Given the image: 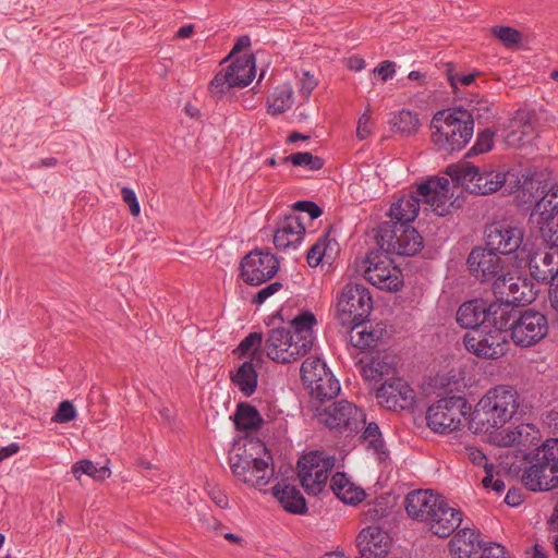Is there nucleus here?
<instances>
[{
  "instance_id": "nucleus-1",
  "label": "nucleus",
  "mask_w": 558,
  "mask_h": 558,
  "mask_svg": "<svg viewBox=\"0 0 558 558\" xmlns=\"http://www.w3.org/2000/svg\"><path fill=\"white\" fill-rule=\"evenodd\" d=\"M316 318L303 313L291 322L290 328H275L269 331L264 350L277 363H292L304 356L313 347V326Z\"/></svg>"
},
{
  "instance_id": "nucleus-2",
  "label": "nucleus",
  "mask_w": 558,
  "mask_h": 558,
  "mask_svg": "<svg viewBox=\"0 0 558 558\" xmlns=\"http://www.w3.org/2000/svg\"><path fill=\"white\" fill-rule=\"evenodd\" d=\"M449 186L447 178H432L418 184L415 194L411 193L391 205L388 222L409 226L417 217L421 202L430 206L438 216L446 215L450 198Z\"/></svg>"
},
{
  "instance_id": "nucleus-3",
  "label": "nucleus",
  "mask_w": 558,
  "mask_h": 558,
  "mask_svg": "<svg viewBox=\"0 0 558 558\" xmlns=\"http://www.w3.org/2000/svg\"><path fill=\"white\" fill-rule=\"evenodd\" d=\"M430 140L438 151H460L474 133L473 114L462 107L437 111L430 122Z\"/></svg>"
},
{
  "instance_id": "nucleus-4",
  "label": "nucleus",
  "mask_w": 558,
  "mask_h": 558,
  "mask_svg": "<svg viewBox=\"0 0 558 558\" xmlns=\"http://www.w3.org/2000/svg\"><path fill=\"white\" fill-rule=\"evenodd\" d=\"M518 408V393L513 388H492L480 399L471 413L470 428L476 434L492 435L511 420Z\"/></svg>"
},
{
  "instance_id": "nucleus-5",
  "label": "nucleus",
  "mask_w": 558,
  "mask_h": 558,
  "mask_svg": "<svg viewBox=\"0 0 558 558\" xmlns=\"http://www.w3.org/2000/svg\"><path fill=\"white\" fill-rule=\"evenodd\" d=\"M446 173L468 192L478 195L492 194L507 182V174L504 172L469 163L451 165Z\"/></svg>"
},
{
  "instance_id": "nucleus-6",
  "label": "nucleus",
  "mask_w": 558,
  "mask_h": 558,
  "mask_svg": "<svg viewBox=\"0 0 558 558\" xmlns=\"http://www.w3.org/2000/svg\"><path fill=\"white\" fill-rule=\"evenodd\" d=\"M466 415H471V405L463 397L442 398L432 404L426 412L428 427L435 433L446 434L459 429Z\"/></svg>"
},
{
  "instance_id": "nucleus-7",
  "label": "nucleus",
  "mask_w": 558,
  "mask_h": 558,
  "mask_svg": "<svg viewBox=\"0 0 558 558\" xmlns=\"http://www.w3.org/2000/svg\"><path fill=\"white\" fill-rule=\"evenodd\" d=\"M376 241L386 254L413 256L423 245V238L412 227L383 222L379 225Z\"/></svg>"
},
{
  "instance_id": "nucleus-8",
  "label": "nucleus",
  "mask_w": 558,
  "mask_h": 558,
  "mask_svg": "<svg viewBox=\"0 0 558 558\" xmlns=\"http://www.w3.org/2000/svg\"><path fill=\"white\" fill-rule=\"evenodd\" d=\"M523 485L532 490H550L558 487V449L543 448L522 474Z\"/></svg>"
},
{
  "instance_id": "nucleus-9",
  "label": "nucleus",
  "mask_w": 558,
  "mask_h": 558,
  "mask_svg": "<svg viewBox=\"0 0 558 558\" xmlns=\"http://www.w3.org/2000/svg\"><path fill=\"white\" fill-rule=\"evenodd\" d=\"M270 460V457H267V459L257 458L248 452L246 448H238V451L230 456L229 463L235 477L244 484L262 488L268 485L274 476Z\"/></svg>"
},
{
  "instance_id": "nucleus-10",
  "label": "nucleus",
  "mask_w": 558,
  "mask_h": 558,
  "mask_svg": "<svg viewBox=\"0 0 558 558\" xmlns=\"http://www.w3.org/2000/svg\"><path fill=\"white\" fill-rule=\"evenodd\" d=\"M335 464L336 458L324 451L304 454L298 462V475L305 492L312 495L322 493Z\"/></svg>"
},
{
  "instance_id": "nucleus-11",
  "label": "nucleus",
  "mask_w": 558,
  "mask_h": 558,
  "mask_svg": "<svg viewBox=\"0 0 558 558\" xmlns=\"http://www.w3.org/2000/svg\"><path fill=\"white\" fill-rule=\"evenodd\" d=\"M360 270L369 283L380 290L396 292L403 284L400 268L392 265L391 259L384 253H368Z\"/></svg>"
},
{
  "instance_id": "nucleus-12",
  "label": "nucleus",
  "mask_w": 558,
  "mask_h": 558,
  "mask_svg": "<svg viewBox=\"0 0 558 558\" xmlns=\"http://www.w3.org/2000/svg\"><path fill=\"white\" fill-rule=\"evenodd\" d=\"M317 420L329 429L351 435L365 425L364 412L345 400L336 401L328 407L317 410Z\"/></svg>"
},
{
  "instance_id": "nucleus-13",
  "label": "nucleus",
  "mask_w": 558,
  "mask_h": 558,
  "mask_svg": "<svg viewBox=\"0 0 558 558\" xmlns=\"http://www.w3.org/2000/svg\"><path fill=\"white\" fill-rule=\"evenodd\" d=\"M373 308L368 289L361 283H348L339 296L337 310L341 325L365 322Z\"/></svg>"
},
{
  "instance_id": "nucleus-14",
  "label": "nucleus",
  "mask_w": 558,
  "mask_h": 558,
  "mask_svg": "<svg viewBox=\"0 0 558 558\" xmlns=\"http://www.w3.org/2000/svg\"><path fill=\"white\" fill-rule=\"evenodd\" d=\"M508 333L494 331L489 325H483L465 333V349L481 359L497 360L508 351Z\"/></svg>"
},
{
  "instance_id": "nucleus-15",
  "label": "nucleus",
  "mask_w": 558,
  "mask_h": 558,
  "mask_svg": "<svg viewBox=\"0 0 558 558\" xmlns=\"http://www.w3.org/2000/svg\"><path fill=\"white\" fill-rule=\"evenodd\" d=\"M279 269L277 257L268 251L253 250L240 263V276L250 286H259L271 279Z\"/></svg>"
},
{
  "instance_id": "nucleus-16",
  "label": "nucleus",
  "mask_w": 558,
  "mask_h": 558,
  "mask_svg": "<svg viewBox=\"0 0 558 558\" xmlns=\"http://www.w3.org/2000/svg\"><path fill=\"white\" fill-rule=\"evenodd\" d=\"M547 332V318L538 312L525 311L513 319L509 337L514 344L529 348L541 341Z\"/></svg>"
},
{
  "instance_id": "nucleus-17",
  "label": "nucleus",
  "mask_w": 558,
  "mask_h": 558,
  "mask_svg": "<svg viewBox=\"0 0 558 558\" xmlns=\"http://www.w3.org/2000/svg\"><path fill=\"white\" fill-rule=\"evenodd\" d=\"M536 114L534 111L521 108L509 118L505 129L504 142L508 147L521 148L535 137Z\"/></svg>"
},
{
  "instance_id": "nucleus-18",
  "label": "nucleus",
  "mask_w": 558,
  "mask_h": 558,
  "mask_svg": "<svg viewBox=\"0 0 558 558\" xmlns=\"http://www.w3.org/2000/svg\"><path fill=\"white\" fill-rule=\"evenodd\" d=\"M539 438V430L533 424H520L514 427L494 430L489 435V441L493 445L515 447L522 453H525L532 447H536Z\"/></svg>"
},
{
  "instance_id": "nucleus-19",
  "label": "nucleus",
  "mask_w": 558,
  "mask_h": 558,
  "mask_svg": "<svg viewBox=\"0 0 558 558\" xmlns=\"http://www.w3.org/2000/svg\"><path fill=\"white\" fill-rule=\"evenodd\" d=\"M468 266L471 274L482 282L497 280L505 275L501 258L497 252L487 247H475L468 257Z\"/></svg>"
},
{
  "instance_id": "nucleus-20",
  "label": "nucleus",
  "mask_w": 558,
  "mask_h": 558,
  "mask_svg": "<svg viewBox=\"0 0 558 558\" xmlns=\"http://www.w3.org/2000/svg\"><path fill=\"white\" fill-rule=\"evenodd\" d=\"M415 398L414 390L399 377L387 379L377 390L378 403L388 410H404L412 405Z\"/></svg>"
},
{
  "instance_id": "nucleus-21",
  "label": "nucleus",
  "mask_w": 558,
  "mask_h": 558,
  "mask_svg": "<svg viewBox=\"0 0 558 558\" xmlns=\"http://www.w3.org/2000/svg\"><path fill=\"white\" fill-rule=\"evenodd\" d=\"M493 291L496 295L505 296L509 303L515 305L531 303L535 298L533 284L526 278L511 276L506 272L495 280Z\"/></svg>"
},
{
  "instance_id": "nucleus-22",
  "label": "nucleus",
  "mask_w": 558,
  "mask_h": 558,
  "mask_svg": "<svg viewBox=\"0 0 558 558\" xmlns=\"http://www.w3.org/2000/svg\"><path fill=\"white\" fill-rule=\"evenodd\" d=\"M486 245L497 253L507 255L515 252L523 242V231L506 223H492L485 231Z\"/></svg>"
},
{
  "instance_id": "nucleus-23",
  "label": "nucleus",
  "mask_w": 558,
  "mask_h": 558,
  "mask_svg": "<svg viewBox=\"0 0 558 558\" xmlns=\"http://www.w3.org/2000/svg\"><path fill=\"white\" fill-rule=\"evenodd\" d=\"M554 189H558V185L543 180L541 175H531L524 179L519 197L524 204L533 205L530 216L532 222L544 223L543 216L536 211L537 205L548 198L547 196L555 192Z\"/></svg>"
},
{
  "instance_id": "nucleus-24",
  "label": "nucleus",
  "mask_w": 558,
  "mask_h": 558,
  "mask_svg": "<svg viewBox=\"0 0 558 558\" xmlns=\"http://www.w3.org/2000/svg\"><path fill=\"white\" fill-rule=\"evenodd\" d=\"M390 545V536L377 525L363 529L356 537L359 558H386Z\"/></svg>"
},
{
  "instance_id": "nucleus-25",
  "label": "nucleus",
  "mask_w": 558,
  "mask_h": 558,
  "mask_svg": "<svg viewBox=\"0 0 558 558\" xmlns=\"http://www.w3.org/2000/svg\"><path fill=\"white\" fill-rule=\"evenodd\" d=\"M529 270L534 280L543 284L554 286L558 280V250H538L530 255Z\"/></svg>"
},
{
  "instance_id": "nucleus-26",
  "label": "nucleus",
  "mask_w": 558,
  "mask_h": 558,
  "mask_svg": "<svg viewBox=\"0 0 558 558\" xmlns=\"http://www.w3.org/2000/svg\"><path fill=\"white\" fill-rule=\"evenodd\" d=\"M461 521L462 512L450 507L446 498H442L438 506L432 510L426 525L433 534L444 538L450 536L459 527Z\"/></svg>"
},
{
  "instance_id": "nucleus-27",
  "label": "nucleus",
  "mask_w": 558,
  "mask_h": 558,
  "mask_svg": "<svg viewBox=\"0 0 558 558\" xmlns=\"http://www.w3.org/2000/svg\"><path fill=\"white\" fill-rule=\"evenodd\" d=\"M444 497L430 490H413L405 496L404 508L408 515L416 521L428 522L432 510L438 506Z\"/></svg>"
},
{
  "instance_id": "nucleus-28",
  "label": "nucleus",
  "mask_w": 558,
  "mask_h": 558,
  "mask_svg": "<svg viewBox=\"0 0 558 558\" xmlns=\"http://www.w3.org/2000/svg\"><path fill=\"white\" fill-rule=\"evenodd\" d=\"M513 305L500 296L499 301L487 305V318H485L484 325H489V328L494 331L510 335L512 322L518 317V312Z\"/></svg>"
},
{
  "instance_id": "nucleus-29",
  "label": "nucleus",
  "mask_w": 558,
  "mask_h": 558,
  "mask_svg": "<svg viewBox=\"0 0 558 558\" xmlns=\"http://www.w3.org/2000/svg\"><path fill=\"white\" fill-rule=\"evenodd\" d=\"M396 356L388 352L378 353L366 361L360 360L361 374L367 381H379L384 376L395 374Z\"/></svg>"
},
{
  "instance_id": "nucleus-30",
  "label": "nucleus",
  "mask_w": 558,
  "mask_h": 558,
  "mask_svg": "<svg viewBox=\"0 0 558 558\" xmlns=\"http://www.w3.org/2000/svg\"><path fill=\"white\" fill-rule=\"evenodd\" d=\"M349 332V342L361 351L376 348L383 340L386 331L380 325L367 326L364 322H354L351 324Z\"/></svg>"
},
{
  "instance_id": "nucleus-31",
  "label": "nucleus",
  "mask_w": 558,
  "mask_h": 558,
  "mask_svg": "<svg viewBox=\"0 0 558 558\" xmlns=\"http://www.w3.org/2000/svg\"><path fill=\"white\" fill-rule=\"evenodd\" d=\"M305 227L299 217L288 216L279 222L274 234V244L279 250L294 247L303 239Z\"/></svg>"
},
{
  "instance_id": "nucleus-32",
  "label": "nucleus",
  "mask_w": 558,
  "mask_h": 558,
  "mask_svg": "<svg viewBox=\"0 0 558 558\" xmlns=\"http://www.w3.org/2000/svg\"><path fill=\"white\" fill-rule=\"evenodd\" d=\"M482 546L477 533L472 529L460 530L449 543V549L453 558H475Z\"/></svg>"
},
{
  "instance_id": "nucleus-33",
  "label": "nucleus",
  "mask_w": 558,
  "mask_h": 558,
  "mask_svg": "<svg viewBox=\"0 0 558 558\" xmlns=\"http://www.w3.org/2000/svg\"><path fill=\"white\" fill-rule=\"evenodd\" d=\"M487 318V303L476 299L463 303L457 312V323L462 328L475 329L482 327Z\"/></svg>"
},
{
  "instance_id": "nucleus-34",
  "label": "nucleus",
  "mask_w": 558,
  "mask_h": 558,
  "mask_svg": "<svg viewBox=\"0 0 558 558\" xmlns=\"http://www.w3.org/2000/svg\"><path fill=\"white\" fill-rule=\"evenodd\" d=\"M272 493L286 511L295 514L307 511L305 498L295 486L279 483L272 487Z\"/></svg>"
},
{
  "instance_id": "nucleus-35",
  "label": "nucleus",
  "mask_w": 558,
  "mask_h": 558,
  "mask_svg": "<svg viewBox=\"0 0 558 558\" xmlns=\"http://www.w3.org/2000/svg\"><path fill=\"white\" fill-rule=\"evenodd\" d=\"M225 71L230 82L236 88H243L247 86L255 77V58L253 54H247L238 58Z\"/></svg>"
},
{
  "instance_id": "nucleus-36",
  "label": "nucleus",
  "mask_w": 558,
  "mask_h": 558,
  "mask_svg": "<svg viewBox=\"0 0 558 558\" xmlns=\"http://www.w3.org/2000/svg\"><path fill=\"white\" fill-rule=\"evenodd\" d=\"M330 489L345 504H357L365 498V492L354 486L344 473H336L330 480Z\"/></svg>"
},
{
  "instance_id": "nucleus-37",
  "label": "nucleus",
  "mask_w": 558,
  "mask_h": 558,
  "mask_svg": "<svg viewBox=\"0 0 558 558\" xmlns=\"http://www.w3.org/2000/svg\"><path fill=\"white\" fill-rule=\"evenodd\" d=\"M258 375L253 364V359L244 361L234 373H231V381L246 397L252 396L257 388Z\"/></svg>"
},
{
  "instance_id": "nucleus-38",
  "label": "nucleus",
  "mask_w": 558,
  "mask_h": 558,
  "mask_svg": "<svg viewBox=\"0 0 558 558\" xmlns=\"http://www.w3.org/2000/svg\"><path fill=\"white\" fill-rule=\"evenodd\" d=\"M306 386L311 395L320 401L332 399L340 391L339 381L333 377L330 371L326 373V376H320L317 378V381H313L312 385Z\"/></svg>"
},
{
  "instance_id": "nucleus-39",
  "label": "nucleus",
  "mask_w": 558,
  "mask_h": 558,
  "mask_svg": "<svg viewBox=\"0 0 558 558\" xmlns=\"http://www.w3.org/2000/svg\"><path fill=\"white\" fill-rule=\"evenodd\" d=\"M293 105V88L290 84H282L275 88L268 99V112L277 116L286 112Z\"/></svg>"
},
{
  "instance_id": "nucleus-40",
  "label": "nucleus",
  "mask_w": 558,
  "mask_h": 558,
  "mask_svg": "<svg viewBox=\"0 0 558 558\" xmlns=\"http://www.w3.org/2000/svg\"><path fill=\"white\" fill-rule=\"evenodd\" d=\"M234 423L238 429L256 430L260 427L263 418L253 405L240 403L234 415Z\"/></svg>"
},
{
  "instance_id": "nucleus-41",
  "label": "nucleus",
  "mask_w": 558,
  "mask_h": 558,
  "mask_svg": "<svg viewBox=\"0 0 558 558\" xmlns=\"http://www.w3.org/2000/svg\"><path fill=\"white\" fill-rule=\"evenodd\" d=\"M329 372L324 361L318 357H307L301 365V377L305 385H312L320 376Z\"/></svg>"
},
{
  "instance_id": "nucleus-42",
  "label": "nucleus",
  "mask_w": 558,
  "mask_h": 558,
  "mask_svg": "<svg viewBox=\"0 0 558 558\" xmlns=\"http://www.w3.org/2000/svg\"><path fill=\"white\" fill-rule=\"evenodd\" d=\"M263 343V333L262 332H251L246 336L234 350V354L239 357H243L250 354L251 359L260 360L262 352L259 351Z\"/></svg>"
},
{
  "instance_id": "nucleus-43",
  "label": "nucleus",
  "mask_w": 558,
  "mask_h": 558,
  "mask_svg": "<svg viewBox=\"0 0 558 558\" xmlns=\"http://www.w3.org/2000/svg\"><path fill=\"white\" fill-rule=\"evenodd\" d=\"M391 123L396 131L403 135L414 134L420 126L417 114L410 110H401L395 114Z\"/></svg>"
},
{
  "instance_id": "nucleus-44",
  "label": "nucleus",
  "mask_w": 558,
  "mask_h": 558,
  "mask_svg": "<svg viewBox=\"0 0 558 558\" xmlns=\"http://www.w3.org/2000/svg\"><path fill=\"white\" fill-rule=\"evenodd\" d=\"M72 473L80 480L81 474H86L95 481H104L111 474L109 468H97L90 460H81L73 464Z\"/></svg>"
},
{
  "instance_id": "nucleus-45",
  "label": "nucleus",
  "mask_w": 558,
  "mask_h": 558,
  "mask_svg": "<svg viewBox=\"0 0 558 558\" xmlns=\"http://www.w3.org/2000/svg\"><path fill=\"white\" fill-rule=\"evenodd\" d=\"M282 162H291L293 166L304 167L313 171L322 169L325 163L323 158L314 156L308 151L295 153L287 156L282 159Z\"/></svg>"
},
{
  "instance_id": "nucleus-46",
  "label": "nucleus",
  "mask_w": 558,
  "mask_h": 558,
  "mask_svg": "<svg viewBox=\"0 0 558 558\" xmlns=\"http://www.w3.org/2000/svg\"><path fill=\"white\" fill-rule=\"evenodd\" d=\"M363 440L367 442V446L373 448L377 454H386V451L384 450L385 445L381 439V433L376 423L372 422L365 427L363 433Z\"/></svg>"
},
{
  "instance_id": "nucleus-47",
  "label": "nucleus",
  "mask_w": 558,
  "mask_h": 558,
  "mask_svg": "<svg viewBox=\"0 0 558 558\" xmlns=\"http://www.w3.org/2000/svg\"><path fill=\"white\" fill-rule=\"evenodd\" d=\"M495 132L490 129H485L478 132L475 144L466 153V156L483 154L489 151L494 146Z\"/></svg>"
},
{
  "instance_id": "nucleus-48",
  "label": "nucleus",
  "mask_w": 558,
  "mask_h": 558,
  "mask_svg": "<svg viewBox=\"0 0 558 558\" xmlns=\"http://www.w3.org/2000/svg\"><path fill=\"white\" fill-rule=\"evenodd\" d=\"M492 33L508 48L518 45L522 39L519 31L508 26H495Z\"/></svg>"
},
{
  "instance_id": "nucleus-49",
  "label": "nucleus",
  "mask_w": 558,
  "mask_h": 558,
  "mask_svg": "<svg viewBox=\"0 0 558 558\" xmlns=\"http://www.w3.org/2000/svg\"><path fill=\"white\" fill-rule=\"evenodd\" d=\"M553 192L545 201L537 205V213L543 216L544 223L553 220L554 216L558 214V189Z\"/></svg>"
},
{
  "instance_id": "nucleus-50",
  "label": "nucleus",
  "mask_w": 558,
  "mask_h": 558,
  "mask_svg": "<svg viewBox=\"0 0 558 558\" xmlns=\"http://www.w3.org/2000/svg\"><path fill=\"white\" fill-rule=\"evenodd\" d=\"M445 66L447 78L454 90L458 88V83L464 86H469L480 75V72L477 71L466 75H459L458 73L454 72V65L452 63H446Z\"/></svg>"
},
{
  "instance_id": "nucleus-51",
  "label": "nucleus",
  "mask_w": 558,
  "mask_h": 558,
  "mask_svg": "<svg viewBox=\"0 0 558 558\" xmlns=\"http://www.w3.org/2000/svg\"><path fill=\"white\" fill-rule=\"evenodd\" d=\"M235 86L230 82L226 71L218 72L209 84V92L215 97H221Z\"/></svg>"
},
{
  "instance_id": "nucleus-52",
  "label": "nucleus",
  "mask_w": 558,
  "mask_h": 558,
  "mask_svg": "<svg viewBox=\"0 0 558 558\" xmlns=\"http://www.w3.org/2000/svg\"><path fill=\"white\" fill-rule=\"evenodd\" d=\"M75 416H76V411H75L72 402L65 400L59 404L56 414L52 416V421L56 423L62 424V423H68L70 421L74 420Z\"/></svg>"
},
{
  "instance_id": "nucleus-53",
  "label": "nucleus",
  "mask_w": 558,
  "mask_h": 558,
  "mask_svg": "<svg viewBox=\"0 0 558 558\" xmlns=\"http://www.w3.org/2000/svg\"><path fill=\"white\" fill-rule=\"evenodd\" d=\"M121 195L123 202L129 206L131 215L137 217L140 215L141 208L134 191L124 186L121 190Z\"/></svg>"
},
{
  "instance_id": "nucleus-54",
  "label": "nucleus",
  "mask_w": 558,
  "mask_h": 558,
  "mask_svg": "<svg viewBox=\"0 0 558 558\" xmlns=\"http://www.w3.org/2000/svg\"><path fill=\"white\" fill-rule=\"evenodd\" d=\"M282 288L280 282H272L267 287L260 289L253 298L252 302L254 304L260 305L263 304L269 296L278 292Z\"/></svg>"
},
{
  "instance_id": "nucleus-55",
  "label": "nucleus",
  "mask_w": 558,
  "mask_h": 558,
  "mask_svg": "<svg viewBox=\"0 0 558 558\" xmlns=\"http://www.w3.org/2000/svg\"><path fill=\"white\" fill-rule=\"evenodd\" d=\"M373 73L386 82L396 73V63L389 60L383 61L374 70Z\"/></svg>"
},
{
  "instance_id": "nucleus-56",
  "label": "nucleus",
  "mask_w": 558,
  "mask_h": 558,
  "mask_svg": "<svg viewBox=\"0 0 558 558\" xmlns=\"http://www.w3.org/2000/svg\"><path fill=\"white\" fill-rule=\"evenodd\" d=\"M325 244L324 243H316L314 244L310 251L307 252V264L311 267H316L322 262L323 257L325 256Z\"/></svg>"
},
{
  "instance_id": "nucleus-57",
  "label": "nucleus",
  "mask_w": 558,
  "mask_h": 558,
  "mask_svg": "<svg viewBox=\"0 0 558 558\" xmlns=\"http://www.w3.org/2000/svg\"><path fill=\"white\" fill-rule=\"evenodd\" d=\"M465 450H466L469 460L473 464L483 466L484 470L487 469L488 466L493 465L492 463H488L487 457L480 449H477L475 447H468V448H465Z\"/></svg>"
},
{
  "instance_id": "nucleus-58",
  "label": "nucleus",
  "mask_w": 558,
  "mask_h": 558,
  "mask_svg": "<svg viewBox=\"0 0 558 558\" xmlns=\"http://www.w3.org/2000/svg\"><path fill=\"white\" fill-rule=\"evenodd\" d=\"M293 207L294 209L307 213L311 219H316L323 214L320 207L311 201L296 202Z\"/></svg>"
},
{
  "instance_id": "nucleus-59",
  "label": "nucleus",
  "mask_w": 558,
  "mask_h": 558,
  "mask_svg": "<svg viewBox=\"0 0 558 558\" xmlns=\"http://www.w3.org/2000/svg\"><path fill=\"white\" fill-rule=\"evenodd\" d=\"M371 133V114L369 111L366 110L362 117L359 119L356 136L360 140H365Z\"/></svg>"
},
{
  "instance_id": "nucleus-60",
  "label": "nucleus",
  "mask_w": 558,
  "mask_h": 558,
  "mask_svg": "<svg viewBox=\"0 0 558 558\" xmlns=\"http://www.w3.org/2000/svg\"><path fill=\"white\" fill-rule=\"evenodd\" d=\"M317 86V81L314 78L310 72H304L303 77L301 78V87L300 94L305 98H308L312 90Z\"/></svg>"
},
{
  "instance_id": "nucleus-61",
  "label": "nucleus",
  "mask_w": 558,
  "mask_h": 558,
  "mask_svg": "<svg viewBox=\"0 0 558 558\" xmlns=\"http://www.w3.org/2000/svg\"><path fill=\"white\" fill-rule=\"evenodd\" d=\"M210 499L221 509H226L229 505L227 495L219 488L213 487L208 490Z\"/></svg>"
},
{
  "instance_id": "nucleus-62",
  "label": "nucleus",
  "mask_w": 558,
  "mask_h": 558,
  "mask_svg": "<svg viewBox=\"0 0 558 558\" xmlns=\"http://www.w3.org/2000/svg\"><path fill=\"white\" fill-rule=\"evenodd\" d=\"M523 501V494L520 488H511L508 490L505 502L509 506L517 507Z\"/></svg>"
},
{
  "instance_id": "nucleus-63",
  "label": "nucleus",
  "mask_w": 558,
  "mask_h": 558,
  "mask_svg": "<svg viewBox=\"0 0 558 558\" xmlns=\"http://www.w3.org/2000/svg\"><path fill=\"white\" fill-rule=\"evenodd\" d=\"M527 558H547V554L543 546L535 544L525 550Z\"/></svg>"
},
{
  "instance_id": "nucleus-64",
  "label": "nucleus",
  "mask_w": 558,
  "mask_h": 558,
  "mask_svg": "<svg viewBox=\"0 0 558 558\" xmlns=\"http://www.w3.org/2000/svg\"><path fill=\"white\" fill-rule=\"evenodd\" d=\"M347 65L352 71H361L365 68V61H364V59H362L357 56H354V57H350L348 59Z\"/></svg>"
}]
</instances>
